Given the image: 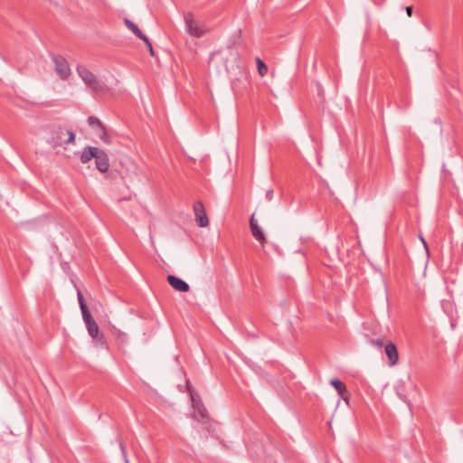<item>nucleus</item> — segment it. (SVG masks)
Here are the masks:
<instances>
[{
    "instance_id": "nucleus-15",
    "label": "nucleus",
    "mask_w": 463,
    "mask_h": 463,
    "mask_svg": "<svg viewBox=\"0 0 463 463\" xmlns=\"http://www.w3.org/2000/svg\"><path fill=\"white\" fill-rule=\"evenodd\" d=\"M126 26L140 40L147 42V37L139 30V28L129 19H125Z\"/></svg>"
},
{
    "instance_id": "nucleus-24",
    "label": "nucleus",
    "mask_w": 463,
    "mask_h": 463,
    "mask_svg": "<svg viewBox=\"0 0 463 463\" xmlns=\"http://www.w3.org/2000/svg\"><path fill=\"white\" fill-rule=\"evenodd\" d=\"M219 54H223L222 52H217L215 53H213L212 56H211V59L213 60L216 55H219Z\"/></svg>"
},
{
    "instance_id": "nucleus-8",
    "label": "nucleus",
    "mask_w": 463,
    "mask_h": 463,
    "mask_svg": "<svg viewBox=\"0 0 463 463\" xmlns=\"http://www.w3.org/2000/svg\"><path fill=\"white\" fill-rule=\"evenodd\" d=\"M194 212L195 220L200 227H206L209 224V220L206 215L203 204L202 202H196L194 204Z\"/></svg>"
},
{
    "instance_id": "nucleus-21",
    "label": "nucleus",
    "mask_w": 463,
    "mask_h": 463,
    "mask_svg": "<svg viewBox=\"0 0 463 463\" xmlns=\"http://www.w3.org/2000/svg\"><path fill=\"white\" fill-rule=\"evenodd\" d=\"M146 43V45L147 46L148 50H149V52L150 54L153 56L154 55V50H153V47H152V44L151 43L149 42V40L147 39V42H144Z\"/></svg>"
},
{
    "instance_id": "nucleus-11",
    "label": "nucleus",
    "mask_w": 463,
    "mask_h": 463,
    "mask_svg": "<svg viewBox=\"0 0 463 463\" xmlns=\"http://www.w3.org/2000/svg\"><path fill=\"white\" fill-rule=\"evenodd\" d=\"M168 283L179 292H188L190 289L189 285L183 279L174 275L167 276Z\"/></svg>"
},
{
    "instance_id": "nucleus-13",
    "label": "nucleus",
    "mask_w": 463,
    "mask_h": 463,
    "mask_svg": "<svg viewBox=\"0 0 463 463\" xmlns=\"http://www.w3.org/2000/svg\"><path fill=\"white\" fill-rule=\"evenodd\" d=\"M99 148L96 146H86L81 155H80V161L82 164H87L90 162L92 158H95L96 156L99 154Z\"/></svg>"
},
{
    "instance_id": "nucleus-12",
    "label": "nucleus",
    "mask_w": 463,
    "mask_h": 463,
    "mask_svg": "<svg viewBox=\"0 0 463 463\" xmlns=\"http://www.w3.org/2000/svg\"><path fill=\"white\" fill-rule=\"evenodd\" d=\"M95 160L96 166L99 172L106 173L109 170V156L103 150L99 149V154L95 157Z\"/></svg>"
},
{
    "instance_id": "nucleus-19",
    "label": "nucleus",
    "mask_w": 463,
    "mask_h": 463,
    "mask_svg": "<svg viewBox=\"0 0 463 463\" xmlns=\"http://www.w3.org/2000/svg\"><path fill=\"white\" fill-rule=\"evenodd\" d=\"M120 449H121V452H122L124 462L125 463H129V460H128V455H127L126 448H125V446H124V444L122 442H120Z\"/></svg>"
},
{
    "instance_id": "nucleus-18",
    "label": "nucleus",
    "mask_w": 463,
    "mask_h": 463,
    "mask_svg": "<svg viewBox=\"0 0 463 463\" xmlns=\"http://www.w3.org/2000/svg\"><path fill=\"white\" fill-rule=\"evenodd\" d=\"M370 344L372 345H374V346L378 347V348H381L383 345V342L380 338H378V339H371L370 340Z\"/></svg>"
},
{
    "instance_id": "nucleus-17",
    "label": "nucleus",
    "mask_w": 463,
    "mask_h": 463,
    "mask_svg": "<svg viewBox=\"0 0 463 463\" xmlns=\"http://www.w3.org/2000/svg\"><path fill=\"white\" fill-rule=\"evenodd\" d=\"M257 66H258V71L260 76H265L268 72V67L267 65L260 60V58L256 59Z\"/></svg>"
},
{
    "instance_id": "nucleus-5",
    "label": "nucleus",
    "mask_w": 463,
    "mask_h": 463,
    "mask_svg": "<svg viewBox=\"0 0 463 463\" xmlns=\"http://www.w3.org/2000/svg\"><path fill=\"white\" fill-rule=\"evenodd\" d=\"M191 400H192V405L194 409V414L193 417L197 420L198 421H201L203 423H205L208 420V413L206 409L204 408L203 404L202 403L199 397L191 392Z\"/></svg>"
},
{
    "instance_id": "nucleus-26",
    "label": "nucleus",
    "mask_w": 463,
    "mask_h": 463,
    "mask_svg": "<svg viewBox=\"0 0 463 463\" xmlns=\"http://www.w3.org/2000/svg\"><path fill=\"white\" fill-rule=\"evenodd\" d=\"M421 241H422V242L424 243L425 247L427 248V244H426V242H425V240H423V239L421 238Z\"/></svg>"
},
{
    "instance_id": "nucleus-25",
    "label": "nucleus",
    "mask_w": 463,
    "mask_h": 463,
    "mask_svg": "<svg viewBox=\"0 0 463 463\" xmlns=\"http://www.w3.org/2000/svg\"><path fill=\"white\" fill-rule=\"evenodd\" d=\"M225 67H226V71H230L231 68H229L228 65H225ZM232 69H233V68L232 67Z\"/></svg>"
},
{
    "instance_id": "nucleus-9",
    "label": "nucleus",
    "mask_w": 463,
    "mask_h": 463,
    "mask_svg": "<svg viewBox=\"0 0 463 463\" xmlns=\"http://www.w3.org/2000/svg\"><path fill=\"white\" fill-rule=\"evenodd\" d=\"M384 353L386 356L388 357V365L389 366H394L398 364L399 361V353L397 350L396 345L389 342L384 346Z\"/></svg>"
},
{
    "instance_id": "nucleus-16",
    "label": "nucleus",
    "mask_w": 463,
    "mask_h": 463,
    "mask_svg": "<svg viewBox=\"0 0 463 463\" xmlns=\"http://www.w3.org/2000/svg\"><path fill=\"white\" fill-rule=\"evenodd\" d=\"M77 298H78V301H79V305H80L82 316L90 313L89 308L87 307V304L84 300L83 295L80 290H78Z\"/></svg>"
},
{
    "instance_id": "nucleus-6",
    "label": "nucleus",
    "mask_w": 463,
    "mask_h": 463,
    "mask_svg": "<svg viewBox=\"0 0 463 463\" xmlns=\"http://www.w3.org/2000/svg\"><path fill=\"white\" fill-rule=\"evenodd\" d=\"M88 123L91 128H93L96 134L105 144L111 143V138L106 129V127L103 125V123L98 118H96L94 116L89 117Z\"/></svg>"
},
{
    "instance_id": "nucleus-10",
    "label": "nucleus",
    "mask_w": 463,
    "mask_h": 463,
    "mask_svg": "<svg viewBox=\"0 0 463 463\" xmlns=\"http://www.w3.org/2000/svg\"><path fill=\"white\" fill-rule=\"evenodd\" d=\"M250 228L252 233V236L260 243H264L266 241L265 234L262 231V228L259 225L257 220L255 219L254 214L251 215L250 219Z\"/></svg>"
},
{
    "instance_id": "nucleus-2",
    "label": "nucleus",
    "mask_w": 463,
    "mask_h": 463,
    "mask_svg": "<svg viewBox=\"0 0 463 463\" xmlns=\"http://www.w3.org/2000/svg\"><path fill=\"white\" fill-rule=\"evenodd\" d=\"M75 134L67 130L64 128L57 127L52 130L51 137L48 138L47 143L53 148L61 146L63 145L74 144Z\"/></svg>"
},
{
    "instance_id": "nucleus-20",
    "label": "nucleus",
    "mask_w": 463,
    "mask_h": 463,
    "mask_svg": "<svg viewBox=\"0 0 463 463\" xmlns=\"http://www.w3.org/2000/svg\"><path fill=\"white\" fill-rule=\"evenodd\" d=\"M266 198L268 201H271L272 198H273V190L272 189H269L266 193Z\"/></svg>"
},
{
    "instance_id": "nucleus-23",
    "label": "nucleus",
    "mask_w": 463,
    "mask_h": 463,
    "mask_svg": "<svg viewBox=\"0 0 463 463\" xmlns=\"http://www.w3.org/2000/svg\"><path fill=\"white\" fill-rule=\"evenodd\" d=\"M406 13H407L408 16H411L412 7H411V6L406 7Z\"/></svg>"
},
{
    "instance_id": "nucleus-14",
    "label": "nucleus",
    "mask_w": 463,
    "mask_h": 463,
    "mask_svg": "<svg viewBox=\"0 0 463 463\" xmlns=\"http://www.w3.org/2000/svg\"><path fill=\"white\" fill-rule=\"evenodd\" d=\"M330 384L335 387L342 399L346 402L348 399V391L345 384L338 379H332Z\"/></svg>"
},
{
    "instance_id": "nucleus-1",
    "label": "nucleus",
    "mask_w": 463,
    "mask_h": 463,
    "mask_svg": "<svg viewBox=\"0 0 463 463\" xmlns=\"http://www.w3.org/2000/svg\"><path fill=\"white\" fill-rule=\"evenodd\" d=\"M79 77L82 80L85 85L93 92L97 94H103L109 90L107 84L98 78L92 71H90L84 65H78L76 68Z\"/></svg>"
},
{
    "instance_id": "nucleus-7",
    "label": "nucleus",
    "mask_w": 463,
    "mask_h": 463,
    "mask_svg": "<svg viewBox=\"0 0 463 463\" xmlns=\"http://www.w3.org/2000/svg\"><path fill=\"white\" fill-rule=\"evenodd\" d=\"M89 335L93 339H101L102 335H99V328L96 321L91 317L90 313L82 316Z\"/></svg>"
},
{
    "instance_id": "nucleus-3",
    "label": "nucleus",
    "mask_w": 463,
    "mask_h": 463,
    "mask_svg": "<svg viewBox=\"0 0 463 463\" xmlns=\"http://www.w3.org/2000/svg\"><path fill=\"white\" fill-rule=\"evenodd\" d=\"M184 22L186 32L194 37L200 38L203 36L207 32V29L204 28V26L201 25L199 23H197L194 19L193 14L190 13L184 14Z\"/></svg>"
},
{
    "instance_id": "nucleus-22",
    "label": "nucleus",
    "mask_w": 463,
    "mask_h": 463,
    "mask_svg": "<svg viewBox=\"0 0 463 463\" xmlns=\"http://www.w3.org/2000/svg\"><path fill=\"white\" fill-rule=\"evenodd\" d=\"M227 52H229L230 56L233 59V60H237V57H238V53L237 52H232L230 49L227 50Z\"/></svg>"
},
{
    "instance_id": "nucleus-4",
    "label": "nucleus",
    "mask_w": 463,
    "mask_h": 463,
    "mask_svg": "<svg viewBox=\"0 0 463 463\" xmlns=\"http://www.w3.org/2000/svg\"><path fill=\"white\" fill-rule=\"evenodd\" d=\"M52 61L55 66V71L61 80H67L71 75V68L66 59L58 54L52 55Z\"/></svg>"
}]
</instances>
